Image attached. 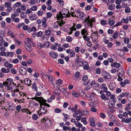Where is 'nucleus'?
<instances>
[{"label": "nucleus", "instance_id": "1", "mask_svg": "<svg viewBox=\"0 0 131 131\" xmlns=\"http://www.w3.org/2000/svg\"><path fill=\"white\" fill-rule=\"evenodd\" d=\"M63 10H64V9H62V12H59V15L58 14L57 15L56 18H57L58 20L59 19V20H61V19H62L63 17H70V15L69 11L67 12V10L66 9V11L65 13H64L63 12Z\"/></svg>", "mask_w": 131, "mask_h": 131}, {"label": "nucleus", "instance_id": "2", "mask_svg": "<svg viewBox=\"0 0 131 131\" xmlns=\"http://www.w3.org/2000/svg\"><path fill=\"white\" fill-rule=\"evenodd\" d=\"M32 99H35V100L38 101L40 104H42L45 106H47L48 107H49L50 105L46 103V100L42 97H37L35 96L34 97H33Z\"/></svg>", "mask_w": 131, "mask_h": 131}, {"label": "nucleus", "instance_id": "3", "mask_svg": "<svg viewBox=\"0 0 131 131\" xmlns=\"http://www.w3.org/2000/svg\"><path fill=\"white\" fill-rule=\"evenodd\" d=\"M3 83L4 85L7 86L10 89L12 88V87H11L12 84H14L15 85V84H14L13 82L12 79L11 78L7 79L6 81L4 82ZM15 85H16L15 84Z\"/></svg>", "mask_w": 131, "mask_h": 131}, {"label": "nucleus", "instance_id": "4", "mask_svg": "<svg viewBox=\"0 0 131 131\" xmlns=\"http://www.w3.org/2000/svg\"><path fill=\"white\" fill-rule=\"evenodd\" d=\"M89 16H88V18L86 19H84V22H85L87 21L86 23L87 25V27L90 26L91 27L93 26L92 23L95 22V20L94 18H91L89 19Z\"/></svg>", "mask_w": 131, "mask_h": 131}, {"label": "nucleus", "instance_id": "5", "mask_svg": "<svg viewBox=\"0 0 131 131\" xmlns=\"http://www.w3.org/2000/svg\"><path fill=\"white\" fill-rule=\"evenodd\" d=\"M99 96L100 99L104 101H106L109 100V98L106 96V94L104 93L103 91L101 90L99 92Z\"/></svg>", "mask_w": 131, "mask_h": 131}, {"label": "nucleus", "instance_id": "6", "mask_svg": "<svg viewBox=\"0 0 131 131\" xmlns=\"http://www.w3.org/2000/svg\"><path fill=\"white\" fill-rule=\"evenodd\" d=\"M64 23V22H63V21L62 20H60L59 21L54 23L53 26L54 28H58L59 27V25L60 26H62Z\"/></svg>", "mask_w": 131, "mask_h": 131}, {"label": "nucleus", "instance_id": "7", "mask_svg": "<svg viewBox=\"0 0 131 131\" xmlns=\"http://www.w3.org/2000/svg\"><path fill=\"white\" fill-rule=\"evenodd\" d=\"M76 13L77 14V18H78L79 16L80 18L81 19H83V17L85 16V14L83 12L80 11V10L78 9L76 10Z\"/></svg>", "mask_w": 131, "mask_h": 131}, {"label": "nucleus", "instance_id": "8", "mask_svg": "<svg viewBox=\"0 0 131 131\" xmlns=\"http://www.w3.org/2000/svg\"><path fill=\"white\" fill-rule=\"evenodd\" d=\"M25 45L27 51L29 52H31L32 50L31 44L29 43L26 42L25 43Z\"/></svg>", "mask_w": 131, "mask_h": 131}, {"label": "nucleus", "instance_id": "9", "mask_svg": "<svg viewBox=\"0 0 131 131\" xmlns=\"http://www.w3.org/2000/svg\"><path fill=\"white\" fill-rule=\"evenodd\" d=\"M19 72L21 74L25 75L27 73V70L26 68L22 67L20 68Z\"/></svg>", "mask_w": 131, "mask_h": 131}, {"label": "nucleus", "instance_id": "10", "mask_svg": "<svg viewBox=\"0 0 131 131\" xmlns=\"http://www.w3.org/2000/svg\"><path fill=\"white\" fill-rule=\"evenodd\" d=\"M89 122L90 123V125L91 126L94 127L95 126V122L94 121V118H90Z\"/></svg>", "mask_w": 131, "mask_h": 131}, {"label": "nucleus", "instance_id": "11", "mask_svg": "<svg viewBox=\"0 0 131 131\" xmlns=\"http://www.w3.org/2000/svg\"><path fill=\"white\" fill-rule=\"evenodd\" d=\"M40 107L41 108L39 110V111L40 112L42 113H46L47 111V108L46 107H44L43 108H42V106L43 105L42 103L40 104Z\"/></svg>", "mask_w": 131, "mask_h": 131}, {"label": "nucleus", "instance_id": "12", "mask_svg": "<svg viewBox=\"0 0 131 131\" xmlns=\"http://www.w3.org/2000/svg\"><path fill=\"white\" fill-rule=\"evenodd\" d=\"M118 73L117 74L118 76H122L124 73V71L122 68L119 69L117 71Z\"/></svg>", "mask_w": 131, "mask_h": 131}, {"label": "nucleus", "instance_id": "13", "mask_svg": "<svg viewBox=\"0 0 131 131\" xmlns=\"http://www.w3.org/2000/svg\"><path fill=\"white\" fill-rule=\"evenodd\" d=\"M24 83L26 84V85L28 86H29L31 85V80H29L27 78H25L24 79Z\"/></svg>", "mask_w": 131, "mask_h": 131}, {"label": "nucleus", "instance_id": "14", "mask_svg": "<svg viewBox=\"0 0 131 131\" xmlns=\"http://www.w3.org/2000/svg\"><path fill=\"white\" fill-rule=\"evenodd\" d=\"M125 32L123 30L120 31L119 35V36L120 38L123 39L125 37Z\"/></svg>", "mask_w": 131, "mask_h": 131}, {"label": "nucleus", "instance_id": "15", "mask_svg": "<svg viewBox=\"0 0 131 131\" xmlns=\"http://www.w3.org/2000/svg\"><path fill=\"white\" fill-rule=\"evenodd\" d=\"M49 55L50 56L55 59H56L58 56V54L57 53L53 51L50 53Z\"/></svg>", "mask_w": 131, "mask_h": 131}, {"label": "nucleus", "instance_id": "16", "mask_svg": "<svg viewBox=\"0 0 131 131\" xmlns=\"http://www.w3.org/2000/svg\"><path fill=\"white\" fill-rule=\"evenodd\" d=\"M102 74L106 78L110 79L111 78V76L110 74L105 72H102Z\"/></svg>", "mask_w": 131, "mask_h": 131}, {"label": "nucleus", "instance_id": "17", "mask_svg": "<svg viewBox=\"0 0 131 131\" xmlns=\"http://www.w3.org/2000/svg\"><path fill=\"white\" fill-rule=\"evenodd\" d=\"M122 122H125L126 123H129L131 122V117L126 118H124L122 119Z\"/></svg>", "mask_w": 131, "mask_h": 131}, {"label": "nucleus", "instance_id": "18", "mask_svg": "<svg viewBox=\"0 0 131 131\" xmlns=\"http://www.w3.org/2000/svg\"><path fill=\"white\" fill-rule=\"evenodd\" d=\"M37 18V16L34 14H30L29 17L30 20H35Z\"/></svg>", "mask_w": 131, "mask_h": 131}, {"label": "nucleus", "instance_id": "19", "mask_svg": "<svg viewBox=\"0 0 131 131\" xmlns=\"http://www.w3.org/2000/svg\"><path fill=\"white\" fill-rule=\"evenodd\" d=\"M121 65L119 63L117 62H114L113 64H111V66L112 67H115L116 68H118L120 67Z\"/></svg>", "mask_w": 131, "mask_h": 131}, {"label": "nucleus", "instance_id": "20", "mask_svg": "<svg viewBox=\"0 0 131 131\" xmlns=\"http://www.w3.org/2000/svg\"><path fill=\"white\" fill-rule=\"evenodd\" d=\"M121 21L123 23H127L129 21L128 18H127V17H126V18H122Z\"/></svg>", "mask_w": 131, "mask_h": 131}, {"label": "nucleus", "instance_id": "21", "mask_svg": "<svg viewBox=\"0 0 131 131\" xmlns=\"http://www.w3.org/2000/svg\"><path fill=\"white\" fill-rule=\"evenodd\" d=\"M42 25L44 27H46L47 25L46 24V20L45 18H43L42 20Z\"/></svg>", "mask_w": 131, "mask_h": 131}, {"label": "nucleus", "instance_id": "22", "mask_svg": "<svg viewBox=\"0 0 131 131\" xmlns=\"http://www.w3.org/2000/svg\"><path fill=\"white\" fill-rule=\"evenodd\" d=\"M1 70L2 72L4 73H8L10 71V70L9 69L7 68L6 69L4 68H2L1 69Z\"/></svg>", "mask_w": 131, "mask_h": 131}, {"label": "nucleus", "instance_id": "23", "mask_svg": "<svg viewBox=\"0 0 131 131\" xmlns=\"http://www.w3.org/2000/svg\"><path fill=\"white\" fill-rule=\"evenodd\" d=\"M5 66L6 67H9L11 68L13 67V65L11 64H10L9 62H6L4 64Z\"/></svg>", "mask_w": 131, "mask_h": 131}, {"label": "nucleus", "instance_id": "24", "mask_svg": "<svg viewBox=\"0 0 131 131\" xmlns=\"http://www.w3.org/2000/svg\"><path fill=\"white\" fill-rule=\"evenodd\" d=\"M116 84L113 83H111L109 85V87L111 90H113L115 88Z\"/></svg>", "mask_w": 131, "mask_h": 131}, {"label": "nucleus", "instance_id": "25", "mask_svg": "<svg viewBox=\"0 0 131 131\" xmlns=\"http://www.w3.org/2000/svg\"><path fill=\"white\" fill-rule=\"evenodd\" d=\"M71 94L74 97H78L79 96V94L75 91H72Z\"/></svg>", "mask_w": 131, "mask_h": 131}, {"label": "nucleus", "instance_id": "26", "mask_svg": "<svg viewBox=\"0 0 131 131\" xmlns=\"http://www.w3.org/2000/svg\"><path fill=\"white\" fill-rule=\"evenodd\" d=\"M97 36H95V37L96 38L94 37H92V41L93 42H95V43H96V42H97L98 41Z\"/></svg>", "mask_w": 131, "mask_h": 131}, {"label": "nucleus", "instance_id": "27", "mask_svg": "<svg viewBox=\"0 0 131 131\" xmlns=\"http://www.w3.org/2000/svg\"><path fill=\"white\" fill-rule=\"evenodd\" d=\"M115 5L112 4L110 5L108 7V9L110 10H112L115 8Z\"/></svg>", "mask_w": 131, "mask_h": 131}, {"label": "nucleus", "instance_id": "28", "mask_svg": "<svg viewBox=\"0 0 131 131\" xmlns=\"http://www.w3.org/2000/svg\"><path fill=\"white\" fill-rule=\"evenodd\" d=\"M108 115L109 118L111 119L112 121H115V119L114 117L113 116V115L109 113Z\"/></svg>", "mask_w": 131, "mask_h": 131}, {"label": "nucleus", "instance_id": "29", "mask_svg": "<svg viewBox=\"0 0 131 131\" xmlns=\"http://www.w3.org/2000/svg\"><path fill=\"white\" fill-rule=\"evenodd\" d=\"M87 33H88L87 32V31L85 29H82L81 31V34L82 35L86 36Z\"/></svg>", "mask_w": 131, "mask_h": 131}, {"label": "nucleus", "instance_id": "30", "mask_svg": "<svg viewBox=\"0 0 131 131\" xmlns=\"http://www.w3.org/2000/svg\"><path fill=\"white\" fill-rule=\"evenodd\" d=\"M49 42L48 41L45 42V43L43 44V47L47 48H48L49 46Z\"/></svg>", "mask_w": 131, "mask_h": 131}, {"label": "nucleus", "instance_id": "31", "mask_svg": "<svg viewBox=\"0 0 131 131\" xmlns=\"http://www.w3.org/2000/svg\"><path fill=\"white\" fill-rule=\"evenodd\" d=\"M32 40L31 39L29 38H26L25 39V43L26 42H27L28 43H29L31 44V43H32Z\"/></svg>", "mask_w": 131, "mask_h": 131}, {"label": "nucleus", "instance_id": "32", "mask_svg": "<svg viewBox=\"0 0 131 131\" xmlns=\"http://www.w3.org/2000/svg\"><path fill=\"white\" fill-rule=\"evenodd\" d=\"M81 121L85 125H86L88 123V122L86 121V118L85 117H83L82 118Z\"/></svg>", "mask_w": 131, "mask_h": 131}, {"label": "nucleus", "instance_id": "33", "mask_svg": "<svg viewBox=\"0 0 131 131\" xmlns=\"http://www.w3.org/2000/svg\"><path fill=\"white\" fill-rule=\"evenodd\" d=\"M120 50L124 52H127L129 51L128 48L126 47H124L123 49H121Z\"/></svg>", "mask_w": 131, "mask_h": 131}, {"label": "nucleus", "instance_id": "34", "mask_svg": "<svg viewBox=\"0 0 131 131\" xmlns=\"http://www.w3.org/2000/svg\"><path fill=\"white\" fill-rule=\"evenodd\" d=\"M88 33H87V34L86 35V36H83V37L84 39L85 40L89 41L90 40V38L88 37L87 36V35H88Z\"/></svg>", "mask_w": 131, "mask_h": 131}, {"label": "nucleus", "instance_id": "35", "mask_svg": "<svg viewBox=\"0 0 131 131\" xmlns=\"http://www.w3.org/2000/svg\"><path fill=\"white\" fill-rule=\"evenodd\" d=\"M115 21L114 20H109L108 21V23L111 26L114 25L115 23Z\"/></svg>", "mask_w": 131, "mask_h": 131}, {"label": "nucleus", "instance_id": "36", "mask_svg": "<svg viewBox=\"0 0 131 131\" xmlns=\"http://www.w3.org/2000/svg\"><path fill=\"white\" fill-rule=\"evenodd\" d=\"M75 124L76 126L78 127L79 128H81L82 127V125L78 122L75 123Z\"/></svg>", "mask_w": 131, "mask_h": 131}, {"label": "nucleus", "instance_id": "37", "mask_svg": "<svg viewBox=\"0 0 131 131\" xmlns=\"http://www.w3.org/2000/svg\"><path fill=\"white\" fill-rule=\"evenodd\" d=\"M66 40L68 42H70L72 40V38L71 37L68 36L66 37Z\"/></svg>", "mask_w": 131, "mask_h": 131}, {"label": "nucleus", "instance_id": "38", "mask_svg": "<svg viewBox=\"0 0 131 131\" xmlns=\"http://www.w3.org/2000/svg\"><path fill=\"white\" fill-rule=\"evenodd\" d=\"M118 32L117 31H116L115 33L114 34V35L112 36V37L114 39L116 38L118 36Z\"/></svg>", "mask_w": 131, "mask_h": 131}, {"label": "nucleus", "instance_id": "39", "mask_svg": "<svg viewBox=\"0 0 131 131\" xmlns=\"http://www.w3.org/2000/svg\"><path fill=\"white\" fill-rule=\"evenodd\" d=\"M6 53H7V54L6 56V57L10 56L11 57H12L13 56L14 53L13 52H6Z\"/></svg>", "mask_w": 131, "mask_h": 131}, {"label": "nucleus", "instance_id": "40", "mask_svg": "<svg viewBox=\"0 0 131 131\" xmlns=\"http://www.w3.org/2000/svg\"><path fill=\"white\" fill-rule=\"evenodd\" d=\"M82 113L83 114V115L85 116H88L89 114V112L86 111H83L82 112Z\"/></svg>", "mask_w": 131, "mask_h": 131}, {"label": "nucleus", "instance_id": "41", "mask_svg": "<svg viewBox=\"0 0 131 131\" xmlns=\"http://www.w3.org/2000/svg\"><path fill=\"white\" fill-rule=\"evenodd\" d=\"M4 5L5 7H6L7 8L11 6V4L7 2L5 3Z\"/></svg>", "mask_w": 131, "mask_h": 131}, {"label": "nucleus", "instance_id": "42", "mask_svg": "<svg viewBox=\"0 0 131 131\" xmlns=\"http://www.w3.org/2000/svg\"><path fill=\"white\" fill-rule=\"evenodd\" d=\"M36 30V28L35 27H33L32 28L30 29L29 28L28 29V32H31L32 31H35Z\"/></svg>", "mask_w": 131, "mask_h": 131}, {"label": "nucleus", "instance_id": "43", "mask_svg": "<svg viewBox=\"0 0 131 131\" xmlns=\"http://www.w3.org/2000/svg\"><path fill=\"white\" fill-rule=\"evenodd\" d=\"M32 89H34V90L37 91V88L36 86V84L35 83H33L32 85Z\"/></svg>", "mask_w": 131, "mask_h": 131}, {"label": "nucleus", "instance_id": "44", "mask_svg": "<svg viewBox=\"0 0 131 131\" xmlns=\"http://www.w3.org/2000/svg\"><path fill=\"white\" fill-rule=\"evenodd\" d=\"M26 13L25 12H23L20 14V16L21 18H24L26 17Z\"/></svg>", "mask_w": 131, "mask_h": 131}, {"label": "nucleus", "instance_id": "45", "mask_svg": "<svg viewBox=\"0 0 131 131\" xmlns=\"http://www.w3.org/2000/svg\"><path fill=\"white\" fill-rule=\"evenodd\" d=\"M70 128H69L67 126H63V129L64 130H68L69 131H71Z\"/></svg>", "mask_w": 131, "mask_h": 131}, {"label": "nucleus", "instance_id": "46", "mask_svg": "<svg viewBox=\"0 0 131 131\" xmlns=\"http://www.w3.org/2000/svg\"><path fill=\"white\" fill-rule=\"evenodd\" d=\"M103 41L104 42L105 44H106L108 43L109 41V40H106V37H104L103 39Z\"/></svg>", "mask_w": 131, "mask_h": 131}, {"label": "nucleus", "instance_id": "47", "mask_svg": "<svg viewBox=\"0 0 131 131\" xmlns=\"http://www.w3.org/2000/svg\"><path fill=\"white\" fill-rule=\"evenodd\" d=\"M76 57H77L75 59V62L76 63H79L80 61L79 60L80 58H79V56L77 55H76Z\"/></svg>", "mask_w": 131, "mask_h": 131}, {"label": "nucleus", "instance_id": "48", "mask_svg": "<svg viewBox=\"0 0 131 131\" xmlns=\"http://www.w3.org/2000/svg\"><path fill=\"white\" fill-rule=\"evenodd\" d=\"M129 38L126 37L125 38L124 40V42L125 44H127L129 41Z\"/></svg>", "mask_w": 131, "mask_h": 131}, {"label": "nucleus", "instance_id": "49", "mask_svg": "<svg viewBox=\"0 0 131 131\" xmlns=\"http://www.w3.org/2000/svg\"><path fill=\"white\" fill-rule=\"evenodd\" d=\"M11 72L13 74H15L17 72V71L14 68H12L10 70Z\"/></svg>", "mask_w": 131, "mask_h": 131}, {"label": "nucleus", "instance_id": "50", "mask_svg": "<svg viewBox=\"0 0 131 131\" xmlns=\"http://www.w3.org/2000/svg\"><path fill=\"white\" fill-rule=\"evenodd\" d=\"M32 117L34 120L37 119L38 117L37 115L36 114H33L32 116Z\"/></svg>", "mask_w": 131, "mask_h": 131}, {"label": "nucleus", "instance_id": "51", "mask_svg": "<svg viewBox=\"0 0 131 131\" xmlns=\"http://www.w3.org/2000/svg\"><path fill=\"white\" fill-rule=\"evenodd\" d=\"M75 55V53L73 51H72L70 54V57H74Z\"/></svg>", "mask_w": 131, "mask_h": 131}, {"label": "nucleus", "instance_id": "52", "mask_svg": "<svg viewBox=\"0 0 131 131\" xmlns=\"http://www.w3.org/2000/svg\"><path fill=\"white\" fill-rule=\"evenodd\" d=\"M88 77L86 75H84L82 78V80L83 81H86L88 80Z\"/></svg>", "mask_w": 131, "mask_h": 131}, {"label": "nucleus", "instance_id": "53", "mask_svg": "<svg viewBox=\"0 0 131 131\" xmlns=\"http://www.w3.org/2000/svg\"><path fill=\"white\" fill-rule=\"evenodd\" d=\"M47 76L48 79L52 83L53 81V80L52 77L49 75H47Z\"/></svg>", "mask_w": 131, "mask_h": 131}, {"label": "nucleus", "instance_id": "54", "mask_svg": "<svg viewBox=\"0 0 131 131\" xmlns=\"http://www.w3.org/2000/svg\"><path fill=\"white\" fill-rule=\"evenodd\" d=\"M38 48L40 49L42 48L43 47V45L41 43H38Z\"/></svg>", "mask_w": 131, "mask_h": 131}, {"label": "nucleus", "instance_id": "55", "mask_svg": "<svg viewBox=\"0 0 131 131\" xmlns=\"http://www.w3.org/2000/svg\"><path fill=\"white\" fill-rule=\"evenodd\" d=\"M58 62L59 63H60L61 64H63L64 63V60L61 59H58Z\"/></svg>", "mask_w": 131, "mask_h": 131}, {"label": "nucleus", "instance_id": "56", "mask_svg": "<svg viewBox=\"0 0 131 131\" xmlns=\"http://www.w3.org/2000/svg\"><path fill=\"white\" fill-rule=\"evenodd\" d=\"M21 8L23 11H25L26 9V7L24 5H21L20 6Z\"/></svg>", "mask_w": 131, "mask_h": 131}, {"label": "nucleus", "instance_id": "57", "mask_svg": "<svg viewBox=\"0 0 131 131\" xmlns=\"http://www.w3.org/2000/svg\"><path fill=\"white\" fill-rule=\"evenodd\" d=\"M100 116L102 118H104L106 117L105 115V114L102 113H101L100 114Z\"/></svg>", "mask_w": 131, "mask_h": 131}, {"label": "nucleus", "instance_id": "58", "mask_svg": "<svg viewBox=\"0 0 131 131\" xmlns=\"http://www.w3.org/2000/svg\"><path fill=\"white\" fill-rule=\"evenodd\" d=\"M127 4L126 3H123L121 6V8H126L127 6Z\"/></svg>", "mask_w": 131, "mask_h": 131}, {"label": "nucleus", "instance_id": "59", "mask_svg": "<svg viewBox=\"0 0 131 131\" xmlns=\"http://www.w3.org/2000/svg\"><path fill=\"white\" fill-rule=\"evenodd\" d=\"M86 62L85 61H79V63H80V65L82 66H84V65L86 63Z\"/></svg>", "mask_w": 131, "mask_h": 131}, {"label": "nucleus", "instance_id": "60", "mask_svg": "<svg viewBox=\"0 0 131 131\" xmlns=\"http://www.w3.org/2000/svg\"><path fill=\"white\" fill-rule=\"evenodd\" d=\"M80 73L79 72H78L76 73L74 75V77L75 78H78L79 77Z\"/></svg>", "mask_w": 131, "mask_h": 131}, {"label": "nucleus", "instance_id": "61", "mask_svg": "<svg viewBox=\"0 0 131 131\" xmlns=\"http://www.w3.org/2000/svg\"><path fill=\"white\" fill-rule=\"evenodd\" d=\"M101 24L102 25H105L106 24V22L105 20H102L101 21Z\"/></svg>", "mask_w": 131, "mask_h": 131}, {"label": "nucleus", "instance_id": "62", "mask_svg": "<svg viewBox=\"0 0 131 131\" xmlns=\"http://www.w3.org/2000/svg\"><path fill=\"white\" fill-rule=\"evenodd\" d=\"M61 91L65 95H68L66 90L65 89H62L61 90Z\"/></svg>", "mask_w": 131, "mask_h": 131}, {"label": "nucleus", "instance_id": "63", "mask_svg": "<svg viewBox=\"0 0 131 131\" xmlns=\"http://www.w3.org/2000/svg\"><path fill=\"white\" fill-rule=\"evenodd\" d=\"M51 33V31L49 30H47L46 31L45 34L46 35H49Z\"/></svg>", "mask_w": 131, "mask_h": 131}, {"label": "nucleus", "instance_id": "64", "mask_svg": "<svg viewBox=\"0 0 131 131\" xmlns=\"http://www.w3.org/2000/svg\"><path fill=\"white\" fill-rule=\"evenodd\" d=\"M130 9L129 8L127 7L125 9V13H128L130 12Z\"/></svg>", "mask_w": 131, "mask_h": 131}]
</instances>
